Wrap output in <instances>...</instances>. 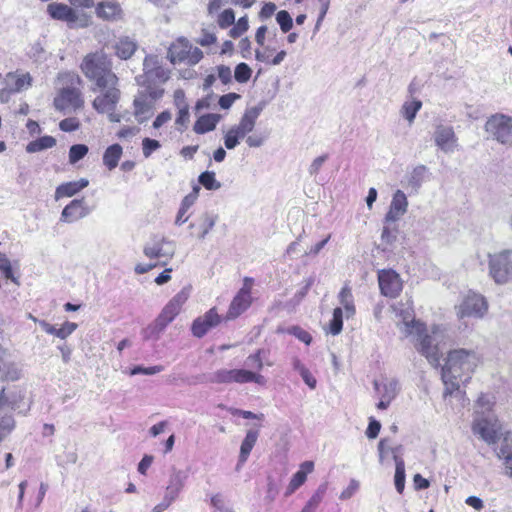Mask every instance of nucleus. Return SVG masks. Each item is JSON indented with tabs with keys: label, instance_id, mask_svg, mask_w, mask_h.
<instances>
[{
	"label": "nucleus",
	"instance_id": "obj_1",
	"mask_svg": "<svg viewBox=\"0 0 512 512\" xmlns=\"http://www.w3.org/2000/svg\"><path fill=\"white\" fill-rule=\"evenodd\" d=\"M479 362L478 353L472 349L458 348L448 352L441 369V378L445 386L444 398L461 393L460 385L470 381Z\"/></svg>",
	"mask_w": 512,
	"mask_h": 512
},
{
	"label": "nucleus",
	"instance_id": "obj_2",
	"mask_svg": "<svg viewBox=\"0 0 512 512\" xmlns=\"http://www.w3.org/2000/svg\"><path fill=\"white\" fill-rule=\"evenodd\" d=\"M80 68L84 76L92 82L91 91L101 94L120 90L119 78L113 72L111 60L104 53L87 54Z\"/></svg>",
	"mask_w": 512,
	"mask_h": 512
},
{
	"label": "nucleus",
	"instance_id": "obj_3",
	"mask_svg": "<svg viewBox=\"0 0 512 512\" xmlns=\"http://www.w3.org/2000/svg\"><path fill=\"white\" fill-rule=\"evenodd\" d=\"M472 432L488 445L495 444L501 435V426L494 411H474Z\"/></svg>",
	"mask_w": 512,
	"mask_h": 512
},
{
	"label": "nucleus",
	"instance_id": "obj_4",
	"mask_svg": "<svg viewBox=\"0 0 512 512\" xmlns=\"http://www.w3.org/2000/svg\"><path fill=\"white\" fill-rule=\"evenodd\" d=\"M407 331L412 333V330H416V350L424 356L427 361L434 367L440 365L441 353L438 348V343L435 338L427 333V329L424 324L419 322H412V325L406 323Z\"/></svg>",
	"mask_w": 512,
	"mask_h": 512
},
{
	"label": "nucleus",
	"instance_id": "obj_5",
	"mask_svg": "<svg viewBox=\"0 0 512 512\" xmlns=\"http://www.w3.org/2000/svg\"><path fill=\"white\" fill-rule=\"evenodd\" d=\"M489 276L498 285L512 282V250L488 255Z\"/></svg>",
	"mask_w": 512,
	"mask_h": 512
},
{
	"label": "nucleus",
	"instance_id": "obj_6",
	"mask_svg": "<svg viewBox=\"0 0 512 512\" xmlns=\"http://www.w3.org/2000/svg\"><path fill=\"white\" fill-rule=\"evenodd\" d=\"M164 94V89L148 90L143 88L138 91L134 98V115L139 123H144L153 114L154 103L159 100Z\"/></svg>",
	"mask_w": 512,
	"mask_h": 512
},
{
	"label": "nucleus",
	"instance_id": "obj_7",
	"mask_svg": "<svg viewBox=\"0 0 512 512\" xmlns=\"http://www.w3.org/2000/svg\"><path fill=\"white\" fill-rule=\"evenodd\" d=\"M485 131L502 144L512 143V117L496 113L488 118Z\"/></svg>",
	"mask_w": 512,
	"mask_h": 512
},
{
	"label": "nucleus",
	"instance_id": "obj_8",
	"mask_svg": "<svg viewBox=\"0 0 512 512\" xmlns=\"http://www.w3.org/2000/svg\"><path fill=\"white\" fill-rule=\"evenodd\" d=\"M120 97V90L98 94L92 101V107L99 114H107L110 122L118 123L121 121V115L115 113V110Z\"/></svg>",
	"mask_w": 512,
	"mask_h": 512
},
{
	"label": "nucleus",
	"instance_id": "obj_9",
	"mask_svg": "<svg viewBox=\"0 0 512 512\" xmlns=\"http://www.w3.org/2000/svg\"><path fill=\"white\" fill-rule=\"evenodd\" d=\"M488 311V302L486 298L479 294L470 291L458 309V316L460 318L464 317H474V318H483L484 315Z\"/></svg>",
	"mask_w": 512,
	"mask_h": 512
},
{
	"label": "nucleus",
	"instance_id": "obj_10",
	"mask_svg": "<svg viewBox=\"0 0 512 512\" xmlns=\"http://www.w3.org/2000/svg\"><path fill=\"white\" fill-rule=\"evenodd\" d=\"M187 300V295L184 292L176 294L163 308L159 316L156 318L152 327L153 332H162L169 323L179 314L182 305Z\"/></svg>",
	"mask_w": 512,
	"mask_h": 512
},
{
	"label": "nucleus",
	"instance_id": "obj_11",
	"mask_svg": "<svg viewBox=\"0 0 512 512\" xmlns=\"http://www.w3.org/2000/svg\"><path fill=\"white\" fill-rule=\"evenodd\" d=\"M378 282L381 294L389 298L398 297L403 288L399 274L392 269L380 270Z\"/></svg>",
	"mask_w": 512,
	"mask_h": 512
},
{
	"label": "nucleus",
	"instance_id": "obj_12",
	"mask_svg": "<svg viewBox=\"0 0 512 512\" xmlns=\"http://www.w3.org/2000/svg\"><path fill=\"white\" fill-rule=\"evenodd\" d=\"M32 78L29 73L18 75L16 73H7L0 82V96L7 99L11 94L20 92L24 88L31 86Z\"/></svg>",
	"mask_w": 512,
	"mask_h": 512
},
{
	"label": "nucleus",
	"instance_id": "obj_13",
	"mask_svg": "<svg viewBox=\"0 0 512 512\" xmlns=\"http://www.w3.org/2000/svg\"><path fill=\"white\" fill-rule=\"evenodd\" d=\"M433 137L435 145L444 153H453L458 147V138L452 126L438 124Z\"/></svg>",
	"mask_w": 512,
	"mask_h": 512
},
{
	"label": "nucleus",
	"instance_id": "obj_14",
	"mask_svg": "<svg viewBox=\"0 0 512 512\" xmlns=\"http://www.w3.org/2000/svg\"><path fill=\"white\" fill-rule=\"evenodd\" d=\"M143 253L150 259L161 257L171 259L174 256L175 249L173 243L165 237H154L151 243L145 244Z\"/></svg>",
	"mask_w": 512,
	"mask_h": 512
},
{
	"label": "nucleus",
	"instance_id": "obj_15",
	"mask_svg": "<svg viewBox=\"0 0 512 512\" xmlns=\"http://www.w3.org/2000/svg\"><path fill=\"white\" fill-rule=\"evenodd\" d=\"M92 210L93 209L86 204L84 198L74 199L63 208L60 221L73 223L88 216Z\"/></svg>",
	"mask_w": 512,
	"mask_h": 512
},
{
	"label": "nucleus",
	"instance_id": "obj_16",
	"mask_svg": "<svg viewBox=\"0 0 512 512\" xmlns=\"http://www.w3.org/2000/svg\"><path fill=\"white\" fill-rule=\"evenodd\" d=\"M84 101L81 92L77 88L64 87L61 89L58 97L54 99V106L57 110L63 111L69 107L79 109L83 106Z\"/></svg>",
	"mask_w": 512,
	"mask_h": 512
},
{
	"label": "nucleus",
	"instance_id": "obj_17",
	"mask_svg": "<svg viewBox=\"0 0 512 512\" xmlns=\"http://www.w3.org/2000/svg\"><path fill=\"white\" fill-rule=\"evenodd\" d=\"M221 321V317L216 312L215 308L207 311L203 316L196 318L191 326L193 336L202 338L206 333L216 327Z\"/></svg>",
	"mask_w": 512,
	"mask_h": 512
},
{
	"label": "nucleus",
	"instance_id": "obj_18",
	"mask_svg": "<svg viewBox=\"0 0 512 512\" xmlns=\"http://www.w3.org/2000/svg\"><path fill=\"white\" fill-rule=\"evenodd\" d=\"M169 79V71L163 68L162 65L154 70H149L146 74L136 77L137 83L148 90L163 89L161 87Z\"/></svg>",
	"mask_w": 512,
	"mask_h": 512
},
{
	"label": "nucleus",
	"instance_id": "obj_19",
	"mask_svg": "<svg viewBox=\"0 0 512 512\" xmlns=\"http://www.w3.org/2000/svg\"><path fill=\"white\" fill-rule=\"evenodd\" d=\"M246 369H219L208 375L207 381L215 384H244Z\"/></svg>",
	"mask_w": 512,
	"mask_h": 512
},
{
	"label": "nucleus",
	"instance_id": "obj_20",
	"mask_svg": "<svg viewBox=\"0 0 512 512\" xmlns=\"http://www.w3.org/2000/svg\"><path fill=\"white\" fill-rule=\"evenodd\" d=\"M264 107L265 103L260 102L258 105L254 107L247 108L244 114L242 115L239 124L233 126V128L237 130V132L244 138L248 133L253 131L256 124V120L260 116Z\"/></svg>",
	"mask_w": 512,
	"mask_h": 512
},
{
	"label": "nucleus",
	"instance_id": "obj_21",
	"mask_svg": "<svg viewBox=\"0 0 512 512\" xmlns=\"http://www.w3.org/2000/svg\"><path fill=\"white\" fill-rule=\"evenodd\" d=\"M20 376L21 370L17 364L11 359L8 351L0 346V380L16 381Z\"/></svg>",
	"mask_w": 512,
	"mask_h": 512
},
{
	"label": "nucleus",
	"instance_id": "obj_22",
	"mask_svg": "<svg viewBox=\"0 0 512 512\" xmlns=\"http://www.w3.org/2000/svg\"><path fill=\"white\" fill-rule=\"evenodd\" d=\"M408 201L405 193L397 190L390 203L389 211L385 215V223L396 222L407 212Z\"/></svg>",
	"mask_w": 512,
	"mask_h": 512
},
{
	"label": "nucleus",
	"instance_id": "obj_23",
	"mask_svg": "<svg viewBox=\"0 0 512 512\" xmlns=\"http://www.w3.org/2000/svg\"><path fill=\"white\" fill-rule=\"evenodd\" d=\"M251 304L250 291L247 288H241L233 298L226 319L232 320L241 315Z\"/></svg>",
	"mask_w": 512,
	"mask_h": 512
},
{
	"label": "nucleus",
	"instance_id": "obj_24",
	"mask_svg": "<svg viewBox=\"0 0 512 512\" xmlns=\"http://www.w3.org/2000/svg\"><path fill=\"white\" fill-rule=\"evenodd\" d=\"M47 13L52 19L73 24L78 20L76 11L64 3L52 2L47 6Z\"/></svg>",
	"mask_w": 512,
	"mask_h": 512
},
{
	"label": "nucleus",
	"instance_id": "obj_25",
	"mask_svg": "<svg viewBox=\"0 0 512 512\" xmlns=\"http://www.w3.org/2000/svg\"><path fill=\"white\" fill-rule=\"evenodd\" d=\"M187 477L185 471L173 468L164 495L175 501L184 488Z\"/></svg>",
	"mask_w": 512,
	"mask_h": 512
},
{
	"label": "nucleus",
	"instance_id": "obj_26",
	"mask_svg": "<svg viewBox=\"0 0 512 512\" xmlns=\"http://www.w3.org/2000/svg\"><path fill=\"white\" fill-rule=\"evenodd\" d=\"M89 185V181L86 178H81L77 181H70L62 183L55 190V199L59 200L63 197H72L80 192L82 189Z\"/></svg>",
	"mask_w": 512,
	"mask_h": 512
},
{
	"label": "nucleus",
	"instance_id": "obj_27",
	"mask_svg": "<svg viewBox=\"0 0 512 512\" xmlns=\"http://www.w3.org/2000/svg\"><path fill=\"white\" fill-rule=\"evenodd\" d=\"M259 437V431L250 429L247 431L245 438L243 439L240 446V453L238 463L236 465V470H239L241 466L247 461L254 445L257 442Z\"/></svg>",
	"mask_w": 512,
	"mask_h": 512
},
{
	"label": "nucleus",
	"instance_id": "obj_28",
	"mask_svg": "<svg viewBox=\"0 0 512 512\" xmlns=\"http://www.w3.org/2000/svg\"><path fill=\"white\" fill-rule=\"evenodd\" d=\"M39 325L47 334L54 335L61 340L69 337L78 327L76 323L69 321L64 322L60 328H56L47 321H39Z\"/></svg>",
	"mask_w": 512,
	"mask_h": 512
},
{
	"label": "nucleus",
	"instance_id": "obj_29",
	"mask_svg": "<svg viewBox=\"0 0 512 512\" xmlns=\"http://www.w3.org/2000/svg\"><path fill=\"white\" fill-rule=\"evenodd\" d=\"M497 456L504 460L506 473L512 477V432H507L501 441Z\"/></svg>",
	"mask_w": 512,
	"mask_h": 512
},
{
	"label": "nucleus",
	"instance_id": "obj_30",
	"mask_svg": "<svg viewBox=\"0 0 512 512\" xmlns=\"http://www.w3.org/2000/svg\"><path fill=\"white\" fill-rule=\"evenodd\" d=\"M221 120L220 114L208 113L200 116L194 124V131L197 134H205L213 131Z\"/></svg>",
	"mask_w": 512,
	"mask_h": 512
},
{
	"label": "nucleus",
	"instance_id": "obj_31",
	"mask_svg": "<svg viewBox=\"0 0 512 512\" xmlns=\"http://www.w3.org/2000/svg\"><path fill=\"white\" fill-rule=\"evenodd\" d=\"M122 9L118 3L102 2L96 7V15L104 20H117L121 15Z\"/></svg>",
	"mask_w": 512,
	"mask_h": 512
},
{
	"label": "nucleus",
	"instance_id": "obj_32",
	"mask_svg": "<svg viewBox=\"0 0 512 512\" xmlns=\"http://www.w3.org/2000/svg\"><path fill=\"white\" fill-rule=\"evenodd\" d=\"M338 299L345 310L346 318L352 317L355 314L356 309L352 290L347 284L342 287L339 292Z\"/></svg>",
	"mask_w": 512,
	"mask_h": 512
},
{
	"label": "nucleus",
	"instance_id": "obj_33",
	"mask_svg": "<svg viewBox=\"0 0 512 512\" xmlns=\"http://www.w3.org/2000/svg\"><path fill=\"white\" fill-rule=\"evenodd\" d=\"M137 49L136 42L132 41L128 37L120 38L115 45L116 55L123 60L131 58Z\"/></svg>",
	"mask_w": 512,
	"mask_h": 512
},
{
	"label": "nucleus",
	"instance_id": "obj_34",
	"mask_svg": "<svg viewBox=\"0 0 512 512\" xmlns=\"http://www.w3.org/2000/svg\"><path fill=\"white\" fill-rule=\"evenodd\" d=\"M122 155V147L119 144L109 146L103 154V163L109 169L113 170L117 167Z\"/></svg>",
	"mask_w": 512,
	"mask_h": 512
},
{
	"label": "nucleus",
	"instance_id": "obj_35",
	"mask_svg": "<svg viewBox=\"0 0 512 512\" xmlns=\"http://www.w3.org/2000/svg\"><path fill=\"white\" fill-rule=\"evenodd\" d=\"M328 489V483L324 482L320 484L317 488V490L314 492V494L311 496V498L307 501L305 506L300 512H314L321 501L323 500L326 492Z\"/></svg>",
	"mask_w": 512,
	"mask_h": 512
},
{
	"label": "nucleus",
	"instance_id": "obj_36",
	"mask_svg": "<svg viewBox=\"0 0 512 512\" xmlns=\"http://www.w3.org/2000/svg\"><path fill=\"white\" fill-rule=\"evenodd\" d=\"M56 145V139L52 136H42L36 140L29 142L26 146V151L28 153H36L49 148H52Z\"/></svg>",
	"mask_w": 512,
	"mask_h": 512
},
{
	"label": "nucleus",
	"instance_id": "obj_37",
	"mask_svg": "<svg viewBox=\"0 0 512 512\" xmlns=\"http://www.w3.org/2000/svg\"><path fill=\"white\" fill-rule=\"evenodd\" d=\"M395 461V475L394 484L397 492L402 494L405 488V463L404 460L399 456H394Z\"/></svg>",
	"mask_w": 512,
	"mask_h": 512
},
{
	"label": "nucleus",
	"instance_id": "obj_38",
	"mask_svg": "<svg viewBox=\"0 0 512 512\" xmlns=\"http://www.w3.org/2000/svg\"><path fill=\"white\" fill-rule=\"evenodd\" d=\"M374 388L377 392H379L384 397L393 400L397 395V385L398 382L394 379L389 380L383 384H380L378 381H374Z\"/></svg>",
	"mask_w": 512,
	"mask_h": 512
},
{
	"label": "nucleus",
	"instance_id": "obj_39",
	"mask_svg": "<svg viewBox=\"0 0 512 512\" xmlns=\"http://www.w3.org/2000/svg\"><path fill=\"white\" fill-rule=\"evenodd\" d=\"M198 182L207 190H218L221 188V183L216 180L213 171H204L198 176Z\"/></svg>",
	"mask_w": 512,
	"mask_h": 512
},
{
	"label": "nucleus",
	"instance_id": "obj_40",
	"mask_svg": "<svg viewBox=\"0 0 512 512\" xmlns=\"http://www.w3.org/2000/svg\"><path fill=\"white\" fill-rule=\"evenodd\" d=\"M201 219H202V224L200 226V232L198 233L197 237H198V239L203 240L215 226L216 221H217V216L212 215L210 213H204L202 215Z\"/></svg>",
	"mask_w": 512,
	"mask_h": 512
},
{
	"label": "nucleus",
	"instance_id": "obj_41",
	"mask_svg": "<svg viewBox=\"0 0 512 512\" xmlns=\"http://www.w3.org/2000/svg\"><path fill=\"white\" fill-rule=\"evenodd\" d=\"M422 102L420 100H414L412 102H405L402 106V115L404 118H406L409 123L411 124L415 117L417 112L421 109Z\"/></svg>",
	"mask_w": 512,
	"mask_h": 512
},
{
	"label": "nucleus",
	"instance_id": "obj_42",
	"mask_svg": "<svg viewBox=\"0 0 512 512\" xmlns=\"http://www.w3.org/2000/svg\"><path fill=\"white\" fill-rule=\"evenodd\" d=\"M14 427L15 421L11 414L0 416V443L13 431Z\"/></svg>",
	"mask_w": 512,
	"mask_h": 512
},
{
	"label": "nucleus",
	"instance_id": "obj_43",
	"mask_svg": "<svg viewBox=\"0 0 512 512\" xmlns=\"http://www.w3.org/2000/svg\"><path fill=\"white\" fill-rule=\"evenodd\" d=\"M88 151V146L85 144L72 145L69 149V163H77L87 155Z\"/></svg>",
	"mask_w": 512,
	"mask_h": 512
},
{
	"label": "nucleus",
	"instance_id": "obj_44",
	"mask_svg": "<svg viewBox=\"0 0 512 512\" xmlns=\"http://www.w3.org/2000/svg\"><path fill=\"white\" fill-rule=\"evenodd\" d=\"M187 43L183 47L172 45L168 51V57L172 63L183 62L187 60L189 51L187 50Z\"/></svg>",
	"mask_w": 512,
	"mask_h": 512
},
{
	"label": "nucleus",
	"instance_id": "obj_45",
	"mask_svg": "<svg viewBox=\"0 0 512 512\" xmlns=\"http://www.w3.org/2000/svg\"><path fill=\"white\" fill-rule=\"evenodd\" d=\"M276 21L283 33L289 32L293 27V19L286 10H281L276 14Z\"/></svg>",
	"mask_w": 512,
	"mask_h": 512
},
{
	"label": "nucleus",
	"instance_id": "obj_46",
	"mask_svg": "<svg viewBox=\"0 0 512 512\" xmlns=\"http://www.w3.org/2000/svg\"><path fill=\"white\" fill-rule=\"evenodd\" d=\"M252 74V69L244 62L239 63L235 67L234 78L239 83H246L249 81Z\"/></svg>",
	"mask_w": 512,
	"mask_h": 512
},
{
	"label": "nucleus",
	"instance_id": "obj_47",
	"mask_svg": "<svg viewBox=\"0 0 512 512\" xmlns=\"http://www.w3.org/2000/svg\"><path fill=\"white\" fill-rule=\"evenodd\" d=\"M193 204H194V202H192V198L184 197L182 199L180 208L178 210V213H177V216H176V219H175V224L176 225L180 226V225L184 224L188 220V216H185V214L187 213L188 209Z\"/></svg>",
	"mask_w": 512,
	"mask_h": 512
},
{
	"label": "nucleus",
	"instance_id": "obj_48",
	"mask_svg": "<svg viewBox=\"0 0 512 512\" xmlns=\"http://www.w3.org/2000/svg\"><path fill=\"white\" fill-rule=\"evenodd\" d=\"M307 479L304 471H297L291 478L287 487L286 495L294 493L300 486H302Z\"/></svg>",
	"mask_w": 512,
	"mask_h": 512
},
{
	"label": "nucleus",
	"instance_id": "obj_49",
	"mask_svg": "<svg viewBox=\"0 0 512 512\" xmlns=\"http://www.w3.org/2000/svg\"><path fill=\"white\" fill-rule=\"evenodd\" d=\"M0 270L3 272L5 278L10 279L12 282L19 284L17 278L13 274L10 260L5 254L0 252Z\"/></svg>",
	"mask_w": 512,
	"mask_h": 512
},
{
	"label": "nucleus",
	"instance_id": "obj_50",
	"mask_svg": "<svg viewBox=\"0 0 512 512\" xmlns=\"http://www.w3.org/2000/svg\"><path fill=\"white\" fill-rule=\"evenodd\" d=\"M241 139H243V137L237 130L231 127L224 136V145L227 149L232 150L239 144Z\"/></svg>",
	"mask_w": 512,
	"mask_h": 512
},
{
	"label": "nucleus",
	"instance_id": "obj_51",
	"mask_svg": "<svg viewBox=\"0 0 512 512\" xmlns=\"http://www.w3.org/2000/svg\"><path fill=\"white\" fill-rule=\"evenodd\" d=\"M28 56L35 62H42L46 59L45 49L40 42H35L31 45Z\"/></svg>",
	"mask_w": 512,
	"mask_h": 512
},
{
	"label": "nucleus",
	"instance_id": "obj_52",
	"mask_svg": "<svg viewBox=\"0 0 512 512\" xmlns=\"http://www.w3.org/2000/svg\"><path fill=\"white\" fill-rule=\"evenodd\" d=\"M249 28L248 24V18L247 16L241 17L236 25H234L231 30L229 31V35L232 38H238L240 37L244 32H246Z\"/></svg>",
	"mask_w": 512,
	"mask_h": 512
},
{
	"label": "nucleus",
	"instance_id": "obj_53",
	"mask_svg": "<svg viewBox=\"0 0 512 512\" xmlns=\"http://www.w3.org/2000/svg\"><path fill=\"white\" fill-rule=\"evenodd\" d=\"M425 173H426V167L424 165H419V166L415 167L411 173L409 183L413 187H420L423 182Z\"/></svg>",
	"mask_w": 512,
	"mask_h": 512
},
{
	"label": "nucleus",
	"instance_id": "obj_54",
	"mask_svg": "<svg viewBox=\"0 0 512 512\" xmlns=\"http://www.w3.org/2000/svg\"><path fill=\"white\" fill-rule=\"evenodd\" d=\"M163 370V367L160 365L151 366V367H143L141 365H136L130 370V375H138V374H144V375H154Z\"/></svg>",
	"mask_w": 512,
	"mask_h": 512
},
{
	"label": "nucleus",
	"instance_id": "obj_55",
	"mask_svg": "<svg viewBox=\"0 0 512 512\" xmlns=\"http://www.w3.org/2000/svg\"><path fill=\"white\" fill-rule=\"evenodd\" d=\"M288 332L306 345H309L312 342V336L310 333L299 326H292L289 328Z\"/></svg>",
	"mask_w": 512,
	"mask_h": 512
},
{
	"label": "nucleus",
	"instance_id": "obj_56",
	"mask_svg": "<svg viewBox=\"0 0 512 512\" xmlns=\"http://www.w3.org/2000/svg\"><path fill=\"white\" fill-rule=\"evenodd\" d=\"M235 21V13L232 9L224 10L218 18V24L221 28L225 29L231 26Z\"/></svg>",
	"mask_w": 512,
	"mask_h": 512
},
{
	"label": "nucleus",
	"instance_id": "obj_57",
	"mask_svg": "<svg viewBox=\"0 0 512 512\" xmlns=\"http://www.w3.org/2000/svg\"><path fill=\"white\" fill-rule=\"evenodd\" d=\"M80 122L76 117H68L60 121L59 128L64 132H73L78 130Z\"/></svg>",
	"mask_w": 512,
	"mask_h": 512
},
{
	"label": "nucleus",
	"instance_id": "obj_58",
	"mask_svg": "<svg viewBox=\"0 0 512 512\" xmlns=\"http://www.w3.org/2000/svg\"><path fill=\"white\" fill-rule=\"evenodd\" d=\"M160 143L158 140L151 139V138H144L142 141V151L143 155L147 158L149 157L154 151L160 148Z\"/></svg>",
	"mask_w": 512,
	"mask_h": 512
},
{
	"label": "nucleus",
	"instance_id": "obj_59",
	"mask_svg": "<svg viewBox=\"0 0 512 512\" xmlns=\"http://www.w3.org/2000/svg\"><path fill=\"white\" fill-rule=\"evenodd\" d=\"M245 365L251 369L261 370L263 368L261 350L249 355L245 360Z\"/></svg>",
	"mask_w": 512,
	"mask_h": 512
},
{
	"label": "nucleus",
	"instance_id": "obj_60",
	"mask_svg": "<svg viewBox=\"0 0 512 512\" xmlns=\"http://www.w3.org/2000/svg\"><path fill=\"white\" fill-rule=\"evenodd\" d=\"M178 110V116L175 120V124L179 126L177 129L182 132L183 128H186L189 122V107L183 106V108Z\"/></svg>",
	"mask_w": 512,
	"mask_h": 512
},
{
	"label": "nucleus",
	"instance_id": "obj_61",
	"mask_svg": "<svg viewBox=\"0 0 512 512\" xmlns=\"http://www.w3.org/2000/svg\"><path fill=\"white\" fill-rule=\"evenodd\" d=\"M328 154L321 155L319 157H316L312 163L310 164L308 168V172L311 176H315L319 173L320 169L322 168L323 164L327 161Z\"/></svg>",
	"mask_w": 512,
	"mask_h": 512
},
{
	"label": "nucleus",
	"instance_id": "obj_62",
	"mask_svg": "<svg viewBox=\"0 0 512 512\" xmlns=\"http://www.w3.org/2000/svg\"><path fill=\"white\" fill-rule=\"evenodd\" d=\"M240 98V95L234 92L220 96L218 104L222 109H229L233 103Z\"/></svg>",
	"mask_w": 512,
	"mask_h": 512
},
{
	"label": "nucleus",
	"instance_id": "obj_63",
	"mask_svg": "<svg viewBox=\"0 0 512 512\" xmlns=\"http://www.w3.org/2000/svg\"><path fill=\"white\" fill-rule=\"evenodd\" d=\"M380 429L381 423L375 418L371 417L369 420L368 427L366 429V436L369 439H375L378 436Z\"/></svg>",
	"mask_w": 512,
	"mask_h": 512
},
{
	"label": "nucleus",
	"instance_id": "obj_64",
	"mask_svg": "<svg viewBox=\"0 0 512 512\" xmlns=\"http://www.w3.org/2000/svg\"><path fill=\"white\" fill-rule=\"evenodd\" d=\"M492 407L493 403L490 398L485 394H481L476 401L475 410L493 411Z\"/></svg>",
	"mask_w": 512,
	"mask_h": 512
}]
</instances>
